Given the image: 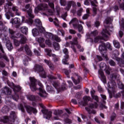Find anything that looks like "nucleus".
<instances>
[{
  "label": "nucleus",
  "mask_w": 124,
  "mask_h": 124,
  "mask_svg": "<svg viewBox=\"0 0 124 124\" xmlns=\"http://www.w3.org/2000/svg\"><path fill=\"white\" fill-rule=\"evenodd\" d=\"M45 37L48 39H51V40H55L57 42H61L62 40L59 36L56 35H53V34L50 32H46L45 34Z\"/></svg>",
  "instance_id": "obj_15"
},
{
  "label": "nucleus",
  "mask_w": 124,
  "mask_h": 124,
  "mask_svg": "<svg viewBox=\"0 0 124 124\" xmlns=\"http://www.w3.org/2000/svg\"><path fill=\"white\" fill-rule=\"evenodd\" d=\"M118 87H119V89L124 90L122 92H121V93H122L123 97H124V84H123V83L121 81L119 82V83H118Z\"/></svg>",
  "instance_id": "obj_38"
},
{
  "label": "nucleus",
  "mask_w": 124,
  "mask_h": 124,
  "mask_svg": "<svg viewBox=\"0 0 124 124\" xmlns=\"http://www.w3.org/2000/svg\"><path fill=\"white\" fill-rule=\"evenodd\" d=\"M35 25L39 28V30L41 32H44L45 31V29L43 27H42V24L41 23V21L40 19L37 18L34 21Z\"/></svg>",
  "instance_id": "obj_18"
},
{
  "label": "nucleus",
  "mask_w": 124,
  "mask_h": 124,
  "mask_svg": "<svg viewBox=\"0 0 124 124\" xmlns=\"http://www.w3.org/2000/svg\"><path fill=\"white\" fill-rule=\"evenodd\" d=\"M45 51L47 53L46 55L47 56H49V57H52V54H51V53L52 52L51 49H45Z\"/></svg>",
  "instance_id": "obj_49"
},
{
  "label": "nucleus",
  "mask_w": 124,
  "mask_h": 124,
  "mask_svg": "<svg viewBox=\"0 0 124 124\" xmlns=\"http://www.w3.org/2000/svg\"><path fill=\"white\" fill-rule=\"evenodd\" d=\"M9 32L11 38L14 39V44L15 46L18 47L20 44H25L27 41V38L20 33L16 34V32L13 30L9 29Z\"/></svg>",
  "instance_id": "obj_3"
},
{
  "label": "nucleus",
  "mask_w": 124,
  "mask_h": 124,
  "mask_svg": "<svg viewBox=\"0 0 124 124\" xmlns=\"http://www.w3.org/2000/svg\"><path fill=\"white\" fill-rule=\"evenodd\" d=\"M64 122H65L66 124H71V120L68 118L65 119Z\"/></svg>",
  "instance_id": "obj_62"
},
{
  "label": "nucleus",
  "mask_w": 124,
  "mask_h": 124,
  "mask_svg": "<svg viewBox=\"0 0 124 124\" xmlns=\"http://www.w3.org/2000/svg\"><path fill=\"white\" fill-rule=\"evenodd\" d=\"M62 17L63 20H65L66 17H67V13H65V14L62 15Z\"/></svg>",
  "instance_id": "obj_61"
},
{
  "label": "nucleus",
  "mask_w": 124,
  "mask_h": 124,
  "mask_svg": "<svg viewBox=\"0 0 124 124\" xmlns=\"http://www.w3.org/2000/svg\"><path fill=\"white\" fill-rule=\"evenodd\" d=\"M63 53H64L65 55L64 56V58L62 60V62L63 64H68V63L67 62L68 58L69 57V56L68 55V49H67V48H64L63 49Z\"/></svg>",
  "instance_id": "obj_19"
},
{
  "label": "nucleus",
  "mask_w": 124,
  "mask_h": 124,
  "mask_svg": "<svg viewBox=\"0 0 124 124\" xmlns=\"http://www.w3.org/2000/svg\"><path fill=\"white\" fill-rule=\"evenodd\" d=\"M91 100V97L90 96H85L83 97V102H81L80 105L82 106H86L88 105V101Z\"/></svg>",
  "instance_id": "obj_28"
},
{
  "label": "nucleus",
  "mask_w": 124,
  "mask_h": 124,
  "mask_svg": "<svg viewBox=\"0 0 124 124\" xmlns=\"http://www.w3.org/2000/svg\"><path fill=\"white\" fill-rule=\"evenodd\" d=\"M2 80L3 81H6L7 85H8L10 88L13 89L15 93V95H12L13 99L15 101H18V99H19V95H18L17 93H18V92H20L21 90H22V87L19 85H14L13 82H9V80L7 79V78H5L4 79V77H3Z\"/></svg>",
  "instance_id": "obj_6"
},
{
  "label": "nucleus",
  "mask_w": 124,
  "mask_h": 124,
  "mask_svg": "<svg viewBox=\"0 0 124 124\" xmlns=\"http://www.w3.org/2000/svg\"><path fill=\"white\" fill-rule=\"evenodd\" d=\"M5 11L6 12V14H5L6 18L8 19V20H9L10 19V16H9V13H8V11H9V10L8 11H5V8H4Z\"/></svg>",
  "instance_id": "obj_50"
},
{
  "label": "nucleus",
  "mask_w": 124,
  "mask_h": 124,
  "mask_svg": "<svg viewBox=\"0 0 124 124\" xmlns=\"http://www.w3.org/2000/svg\"><path fill=\"white\" fill-rule=\"evenodd\" d=\"M91 1L92 5L93 6H94L93 7V14H96V11H97V9H96L95 7L97 6L96 4H97V1L96 0H85L84 1V4L85 5H89V2Z\"/></svg>",
  "instance_id": "obj_16"
},
{
  "label": "nucleus",
  "mask_w": 124,
  "mask_h": 124,
  "mask_svg": "<svg viewBox=\"0 0 124 124\" xmlns=\"http://www.w3.org/2000/svg\"><path fill=\"white\" fill-rule=\"evenodd\" d=\"M4 24H6V22L0 21V30L3 31H7V27L4 26Z\"/></svg>",
  "instance_id": "obj_30"
},
{
  "label": "nucleus",
  "mask_w": 124,
  "mask_h": 124,
  "mask_svg": "<svg viewBox=\"0 0 124 124\" xmlns=\"http://www.w3.org/2000/svg\"><path fill=\"white\" fill-rule=\"evenodd\" d=\"M30 61H31V59H30V58L28 56H25V59L23 60V63L24 65H28Z\"/></svg>",
  "instance_id": "obj_41"
},
{
  "label": "nucleus",
  "mask_w": 124,
  "mask_h": 124,
  "mask_svg": "<svg viewBox=\"0 0 124 124\" xmlns=\"http://www.w3.org/2000/svg\"><path fill=\"white\" fill-rule=\"evenodd\" d=\"M27 98L28 99V100H30V101H35L36 102V101H38L39 100H41V98L39 97L38 96L35 97L33 95H27Z\"/></svg>",
  "instance_id": "obj_25"
},
{
  "label": "nucleus",
  "mask_w": 124,
  "mask_h": 124,
  "mask_svg": "<svg viewBox=\"0 0 124 124\" xmlns=\"http://www.w3.org/2000/svg\"><path fill=\"white\" fill-rule=\"evenodd\" d=\"M36 41H37V42L39 43V45L42 48H44L45 47V44H44V41H45V39L44 38L42 37H36Z\"/></svg>",
  "instance_id": "obj_26"
},
{
  "label": "nucleus",
  "mask_w": 124,
  "mask_h": 124,
  "mask_svg": "<svg viewBox=\"0 0 124 124\" xmlns=\"http://www.w3.org/2000/svg\"><path fill=\"white\" fill-rule=\"evenodd\" d=\"M62 110H54L53 114L54 116L53 117L54 120H60L61 118H62Z\"/></svg>",
  "instance_id": "obj_17"
},
{
  "label": "nucleus",
  "mask_w": 124,
  "mask_h": 124,
  "mask_svg": "<svg viewBox=\"0 0 124 124\" xmlns=\"http://www.w3.org/2000/svg\"><path fill=\"white\" fill-rule=\"evenodd\" d=\"M34 53L36 56H40V53L36 49H34Z\"/></svg>",
  "instance_id": "obj_59"
},
{
  "label": "nucleus",
  "mask_w": 124,
  "mask_h": 124,
  "mask_svg": "<svg viewBox=\"0 0 124 124\" xmlns=\"http://www.w3.org/2000/svg\"><path fill=\"white\" fill-rule=\"evenodd\" d=\"M18 108L19 110L21 111L22 113H25V108H24V106H23V104H20L18 105Z\"/></svg>",
  "instance_id": "obj_47"
},
{
  "label": "nucleus",
  "mask_w": 124,
  "mask_h": 124,
  "mask_svg": "<svg viewBox=\"0 0 124 124\" xmlns=\"http://www.w3.org/2000/svg\"><path fill=\"white\" fill-rule=\"evenodd\" d=\"M98 105H97V103H94V104H90L89 107H86L85 109L87 112L89 113V114H93L95 115V114H96V111L95 110H92L91 109H93V108H97V106Z\"/></svg>",
  "instance_id": "obj_14"
},
{
  "label": "nucleus",
  "mask_w": 124,
  "mask_h": 124,
  "mask_svg": "<svg viewBox=\"0 0 124 124\" xmlns=\"http://www.w3.org/2000/svg\"><path fill=\"white\" fill-rule=\"evenodd\" d=\"M2 58L3 59H4V60L5 61H6L7 62H9V59H8V58H7V56H6L5 55V54H4L3 56H2Z\"/></svg>",
  "instance_id": "obj_64"
},
{
  "label": "nucleus",
  "mask_w": 124,
  "mask_h": 124,
  "mask_svg": "<svg viewBox=\"0 0 124 124\" xmlns=\"http://www.w3.org/2000/svg\"><path fill=\"white\" fill-rule=\"evenodd\" d=\"M92 97L93 99H94V100H95V101H96V102H98V96H97V95H92Z\"/></svg>",
  "instance_id": "obj_55"
},
{
  "label": "nucleus",
  "mask_w": 124,
  "mask_h": 124,
  "mask_svg": "<svg viewBox=\"0 0 124 124\" xmlns=\"http://www.w3.org/2000/svg\"><path fill=\"white\" fill-rule=\"evenodd\" d=\"M121 59L118 57H116L115 60L118 62V64L121 67H124V53H123L121 56Z\"/></svg>",
  "instance_id": "obj_22"
},
{
  "label": "nucleus",
  "mask_w": 124,
  "mask_h": 124,
  "mask_svg": "<svg viewBox=\"0 0 124 124\" xmlns=\"http://www.w3.org/2000/svg\"><path fill=\"white\" fill-rule=\"evenodd\" d=\"M70 26L73 25L75 29H78L79 32L83 33V26L81 25H78V19L76 18H74L69 22Z\"/></svg>",
  "instance_id": "obj_10"
},
{
  "label": "nucleus",
  "mask_w": 124,
  "mask_h": 124,
  "mask_svg": "<svg viewBox=\"0 0 124 124\" xmlns=\"http://www.w3.org/2000/svg\"><path fill=\"white\" fill-rule=\"evenodd\" d=\"M109 63L111 66H115V65H116V63H115L113 60H110L109 61Z\"/></svg>",
  "instance_id": "obj_56"
},
{
  "label": "nucleus",
  "mask_w": 124,
  "mask_h": 124,
  "mask_svg": "<svg viewBox=\"0 0 124 124\" xmlns=\"http://www.w3.org/2000/svg\"><path fill=\"white\" fill-rule=\"evenodd\" d=\"M12 9L14 12H15L17 16H20L21 13L19 12L18 7L17 6H14L12 7Z\"/></svg>",
  "instance_id": "obj_36"
},
{
  "label": "nucleus",
  "mask_w": 124,
  "mask_h": 124,
  "mask_svg": "<svg viewBox=\"0 0 124 124\" xmlns=\"http://www.w3.org/2000/svg\"><path fill=\"white\" fill-rule=\"evenodd\" d=\"M24 49L26 51L27 54L28 55V56H31V55H32V52H31V49L30 48V47H29V46H28L27 45H25L24 47H21L19 49V51H23Z\"/></svg>",
  "instance_id": "obj_23"
},
{
  "label": "nucleus",
  "mask_w": 124,
  "mask_h": 124,
  "mask_svg": "<svg viewBox=\"0 0 124 124\" xmlns=\"http://www.w3.org/2000/svg\"><path fill=\"white\" fill-rule=\"evenodd\" d=\"M2 74V75H3L4 76H8V73L4 70H3Z\"/></svg>",
  "instance_id": "obj_60"
},
{
  "label": "nucleus",
  "mask_w": 124,
  "mask_h": 124,
  "mask_svg": "<svg viewBox=\"0 0 124 124\" xmlns=\"http://www.w3.org/2000/svg\"><path fill=\"white\" fill-rule=\"evenodd\" d=\"M110 78L111 80L108 83V91L109 94L110 98H112L113 95H115L116 88H117L116 82H115L114 80H119V79H120V75L118 74H113L110 75Z\"/></svg>",
  "instance_id": "obj_4"
},
{
  "label": "nucleus",
  "mask_w": 124,
  "mask_h": 124,
  "mask_svg": "<svg viewBox=\"0 0 124 124\" xmlns=\"http://www.w3.org/2000/svg\"><path fill=\"white\" fill-rule=\"evenodd\" d=\"M77 77H78L77 80L74 79V78H73V77H72V80H73V81L74 83L75 84V85H77L78 84H79V83H80V80H81V79H82V78L79 76H77Z\"/></svg>",
  "instance_id": "obj_40"
},
{
  "label": "nucleus",
  "mask_w": 124,
  "mask_h": 124,
  "mask_svg": "<svg viewBox=\"0 0 124 124\" xmlns=\"http://www.w3.org/2000/svg\"><path fill=\"white\" fill-rule=\"evenodd\" d=\"M82 12H83V8H80L79 10L78 11L77 15H78V16H81Z\"/></svg>",
  "instance_id": "obj_53"
},
{
  "label": "nucleus",
  "mask_w": 124,
  "mask_h": 124,
  "mask_svg": "<svg viewBox=\"0 0 124 124\" xmlns=\"http://www.w3.org/2000/svg\"><path fill=\"white\" fill-rule=\"evenodd\" d=\"M57 34L58 35L62 34V36H64V31L62 30L58 29L57 31Z\"/></svg>",
  "instance_id": "obj_46"
},
{
  "label": "nucleus",
  "mask_w": 124,
  "mask_h": 124,
  "mask_svg": "<svg viewBox=\"0 0 124 124\" xmlns=\"http://www.w3.org/2000/svg\"><path fill=\"white\" fill-rule=\"evenodd\" d=\"M117 1L119 4V7L120 9H121V10H124V3L123 2L121 4V2L122 1V0H117Z\"/></svg>",
  "instance_id": "obj_45"
},
{
  "label": "nucleus",
  "mask_w": 124,
  "mask_h": 124,
  "mask_svg": "<svg viewBox=\"0 0 124 124\" xmlns=\"http://www.w3.org/2000/svg\"><path fill=\"white\" fill-rule=\"evenodd\" d=\"M44 62L46 64H47V65H48L50 69H51V70H54V69H55V68L54 67V65L52 64L51 61L45 59Z\"/></svg>",
  "instance_id": "obj_35"
},
{
  "label": "nucleus",
  "mask_w": 124,
  "mask_h": 124,
  "mask_svg": "<svg viewBox=\"0 0 124 124\" xmlns=\"http://www.w3.org/2000/svg\"><path fill=\"white\" fill-rule=\"evenodd\" d=\"M16 117L17 116L15 112L12 111L9 116H4L0 117V122L3 124H13L14 122H15V120H16Z\"/></svg>",
  "instance_id": "obj_8"
},
{
  "label": "nucleus",
  "mask_w": 124,
  "mask_h": 124,
  "mask_svg": "<svg viewBox=\"0 0 124 124\" xmlns=\"http://www.w3.org/2000/svg\"><path fill=\"white\" fill-rule=\"evenodd\" d=\"M46 44L49 46L52 45V42L49 39L46 40Z\"/></svg>",
  "instance_id": "obj_54"
},
{
  "label": "nucleus",
  "mask_w": 124,
  "mask_h": 124,
  "mask_svg": "<svg viewBox=\"0 0 124 124\" xmlns=\"http://www.w3.org/2000/svg\"><path fill=\"white\" fill-rule=\"evenodd\" d=\"M113 44L114 47H115V48H120V47H121V45L120 44V42H119V41H118L117 40H113Z\"/></svg>",
  "instance_id": "obj_39"
},
{
  "label": "nucleus",
  "mask_w": 124,
  "mask_h": 124,
  "mask_svg": "<svg viewBox=\"0 0 124 124\" xmlns=\"http://www.w3.org/2000/svg\"><path fill=\"white\" fill-rule=\"evenodd\" d=\"M21 22V20L19 18L16 17L15 18H12L10 23L13 24V25H16L17 24H19Z\"/></svg>",
  "instance_id": "obj_34"
},
{
  "label": "nucleus",
  "mask_w": 124,
  "mask_h": 124,
  "mask_svg": "<svg viewBox=\"0 0 124 124\" xmlns=\"http://www.w3.org/2000/svg\"><path fill=\"white\" fill-rule=\"evenodd\" d=\"M43 32H41L40 31V30H39V28L38 27V29L36 28H35L32 30V33L33 35V36H37L40 34V33H42Z\"/></svg>",
  "instance_id": "obj_31"
},
{
  "label": "nucleus",
  "mask_w": 124,
  "mask_h": 124,
  "mask_svg": "<svg viewBox=\"0 0 124 124\" xmlns=\"http://www.w3.org/2000/svg\"><path fill=\"white\" fill-rule=\"evenodd\" d=\"M106 50V45L105 43H102V45H100L99 46V50L100 51L103 58H105L106 61H108L109 59L108 58V56H107V54H106L107 52Z\"/></svg>",
  "instance_id": "obj_13"
},
{
  "label": "nucleus",
  "mask_w": 124,
  "mask_h": 124,
  "mask_svg": "<svg viewBox=\"0 0 124 124\" xmlns=\"http://www.w3.org/2000/svg\"><path fill=\"white\" fill-rule=\"evenodd\" d=\"M53 23L56 27H59V20L57 18H55L53 21Z\"/></svg>",
  "instance_id": "obj_51"
},
{
  "label": "nucleus",
  "mask_w": 124,
  "mask_h": 124,
  "mask_svg": "<svg viewBox=\"0 0 124 124\" xmlns=\"http://www.w3.org/2000/svg\"><path fill=\"white\" fill-rule=\"evenodd\" d=\"M100 69L98 71V76L99 77H101V80L104 84H106V78L103 73V68H104V70H105L106 73L108 74V75H109V74H110V67L107 66L105 63L101 62L100 63Z\"/></svg>",
  "instance_id": "obj_7"
},
{
  "label": "nucleus",
  "mask_w": 124,
  "mask_h": 124,
  "mask_svg": "<svg viewBox=\"0 0 124 124\" xmlns=\"http://www.w3.org/2000/svg\"><path fill=\"white\" fill-rule=\"evenodd\" d=\"M77 38H75L73 42H66L65 46L66 47H70L71 48L75 53H77L76 48H75V45H77L78 49L81 48V46L77 45Z\"/></svg>",
  "instance_id": "obj_11"
},
{
  "label": "nucleus",
  "mask_w": 124,
  "mask_h": 124,
  "mask_svg": "<svg viewBox=\"0 0 124 124\" xmlns=\"http://www.w3.org/2000/svg\"><path fill=\"white\" fill-rule=\"evenodd\" d=\"M63 71H64L65 75H66L67 76H68V75H69V73H70V71H69V70L64 69Z\"/></svg>",
  "instance_id": "obj_58"
},
{
  "label": "nucleus",
  "mask_w": 124,
  "mask_h": 124,
  "mask_svg": "<svg viewBox=\"0 0 124 124\" xmlns=\"http://www.w3.org/2000/svg\"><path fill=\"white\" fill-rule=\"evenodd\" d=\"M52 84L53 87H54V88H55V89H56L57 91H60V92H62V91H64V90H66L67 86L65 84H64L63 86H62V88L59 89L60 83L59 82H57L56 81H52Z\"/></svg>",
  "instance_id": "obj_20"
},
{
  "label": "nucleus",
  "mask_w": 124,
  "mask_h": 124,
  "mask_svg": "<svg viewBox=\"0 0 124 124\" xmlns=\"http://www.w3.org/2000/svg\"><path fill=\"white\" fill-rule=\"evenodd\" d=\"M89 15H88V14H85L83 17H82V19H83V20H86V19L89 18Z\"/></svg>",
  "instance_id": "obj_63"
},
{
  "label": "nucleus",
  "mask_w": 124,
  "mask_h": 124,
  "mask_svg": "<svg viewBox=\"0 0 124 124\" xmlns=\"http://www.w3.org/2000/svg\"><path fill=\"white\" fill-rule=\"evenodd\" d=\"M24 106L27 113H28L30 115H31L32 112H33V114H36L37 113V110H36V109L28 105H26Z\"/></svg>",
  "instance_id": "obj_24"
},
{
  "label": "nucleus",
  "mask_w": 124,
  "mask_h": 124,
  "mask_svg": "<svg viewBox=\"0 0 124 124\" xmlns=\"http://www.w3.org/2000/svg\"><path fill=\"white\" fill-rule=\"evenodd\" d=\"M0 38H1L2 40V42L4 43H9L10 42V40H9V38L7 37V35H5L4 34H1L0 35Z\"/></svg>",
  "instance_id": "obj_29"
},
{
  "label": "nucleus",
  "mask_w": 124,
  "mask_h": 124,
  "mask_svg": "<svg viewBox=\"0 0 124 124\" xmlns=\"http://www.w3.org/2000/svg\"><path fill=\"white\" fill-rule=\"evenodd\" d=\"M113 21V17H108L104 22V25L105 26V29L103 30L102 31V37L97 36L94 38V40L92 39L93 37H94V36H96L97 34H98V31L96 30L94 31L91 32L89 35V37H87L88 39H90V41L92 43L94 42V43H97L99 41V40H105V41H107V39H108V35H110V31H112V30H110V29H113V27H111L109 26H106L107 25H109V26H112L111 24V22Z\"/></svg>",
  "instance_id": "obj_1"
},
{
  "label": "nucleus",
  "mask_w": 124,
  "mask_h": 124,
  "mask_svg": "<svg viewBox=\"0 0 124 124\" xmlns=\"http://www.w3.org/2000/svg\"><path fill=\"white\" fill-rule=\"evenodd\" d=\"M20 31L22 33H24V34H27V33H28V31H29V29H28V27L23 26L20 28Z\"/></svg>",
  "instance_id": "obj_37"
},
{
  "label": "nucleus",
  "mask_w": 124,
  "mask_h": 124,
  "mask_svg": "<svg viewBox=\"0 0 124 124\" xmlns=\"http://www.w3.org/2000/svg\"><path fill=\"white\" fill-rule=\"evenodd\" d=\"M22 11L26 12L29 17L26 23H28L29 25H32V23H33L32 19L34 18V16L32 14V7L31 5L30 4L25 5V8L22 9Z\"/></svg>",
  "instance_id": "obj_9"
},
{
  "label": "nucleus",
  "mask_w": 124,
  "mask_h": 124,
  "mask_svg": "<svg viewBox=\"0 0 124 124\" xmlns=\"http://www.w3.org/2000/svg\"><path fill=\"white\" fill-rule=\"evenodd\" d=\"M55 0H43L44 1L48 2V5L52 10H48V5L46 4H41L37 7L35 8V13H38V10H47L48 15H53L54 14V3L51 1H54Z\"/></svg>",
  "instance_id": "obj_5"
},
{
  "label": "nucleus",
  "mask_w": 124,
  "mask_h": 124,
  "mask_svg": "<svg viewBox=\"0 0 124 124\" xmlns=\"http://www.w3.org/2000/svg\"><path fill=\"white\" fill-rule=\"evenodd\" d=\"M41 112L44 114V118L46 120H49L52 117V111H49L47 109H42Z\"/></svg>",
  "instance_id": "obj_21"
},
{
  "label": "nucleus",
  "mask_w": 124,
  "mask_h": 124,
  "mask_svg": "<svg viewBox=\"0 0 124 124\" xmlns=\"http://www.w3.org/2000/svg\"><path fill=\"white\" fill-rule=\"evenodd\" d=\"M2 93L6 95H11V93H12V92L11 91L10 88L7 87H5L2 89Z\"/></svg>",
  "instance_id": "obj_27"
},
{
  "label": "nucleus",
  "mask_w": 124,
  "mask_h": 124,
  "mask_svg": "<svg viewBox=\"0 0 124 124\" xmlns=\"http://www.w3.org/2000/svg\"><path fill=\"white\" fill-rule=\"evenodd\" d=\"M6 45V47H7L8 50H9V51H11V50H12V49H13V46H12V44L11 43V42H9V43H7Z\"/></svg>",
  "instance_id": "obj_44"
},
{
  "label": "nucleus",
  "mask_w": 124,
  "mask_h": 124,
  "mask_svg": "<svg viewBox=\"0 0 124 124\" xmlns=\"http://www.w3.org/2000/svg\"><path fill=\"white\" fill-rule=\"evenodd\" d=\"M34 70L35 72H38L40 76L42 78H46V73L45 72V71L43 70L42 66L38 64H36L34 66Z\"/></svg>",
  "instance_id": "obj_12"
},
{
  "label": "nucleus",
  "mask_w": 124,
  "mask_h": 124,
  "mask_svg": "<svg viewBox=\"0 0 124 124\" xmlns=\"http://www.w3.org/2000/svg\"><path fill=\"white\" fill-rule=\"evenodd\" d=\"M23 72L24 74H28L29 73V69L27 68H23Z\"/></svg>",
  "instance_id": "obj_52"
},
{
  "label": "nucleus",
  "mask_w": 124,
  "mask_h": 124,
  "mask_svg": "<svg viewBox=\"0 0 124 124\" xmlns=\"http://www.w3.org/2000/svg\"><path fill=\"white\" fill-rule=\"evenodd\" d=\"M51 57H53V60L54 61V62H58V61L60 60V58H59L58 56L54 54H52Z\"/></svg>",
  "instance_id": "obj_48"
},
{
  "label": "nucleus",
  "mask_w": 124,
  "mask_h": 124,
  "mask_svg": "<svg viewBox=\"0 0 124 124\" xmlns=\"http://www.w3.org/2000/svg\"><path fill=\"white\" fill-rule=\"evenodd\" d=\"M53 46L55 49V50H56L58 51V50H60L61 49V47L60 46V44L59 43L56 42H54L53 43Z\"/></svg>",
  "instance_id": "obj_42"
},
{
  "label": "nucleus",
  "mask_w": 124,
  "mask_h": 124,
  "mask_svg": "<svg viewBox=\"0 0 124 124\" xmlns=\"http://www.w3.org/2000/svg\"><path fill=\"white\" fill-rule=\"evenodd\" d=\"M9 111V108L8 107L5 106L3 107L1 109V112L3 113L4 114H5V113H7Z\"/></svg>",
  "instance_id": "obj_43"
},
{
  "label": "nucleus",
  "mask_w": 124,
  "mask_h": 124,
  "mask_svg": "<svg viewBox=\"0 0 124 124\" xmlns=\"http://www.w3.org/2000/svg\"><path fill=\"white\" fill-rule=\"evenodd\" d=\"M30 80L31 81L30 88L31 91L34 92V91H36L37 89H38V86L40 87L39 88V94L41 96V97H43L44 98H46L47 97V94L45 91L43 89V85L42 83L40 82L39 81H37L34 78L30 77Z\"/></svg>",
  "instance_id": "obj_2"
},
{
  "label": "nucleus",
  "mask_w": 124,
  "mask_h": 124,
  "mask_svg": "<svg viewBox=\"0 0 124 124\" xmlns=\"http://www.w3.org/2000/svg\"><path fill=\"white\" fill-rule=\"evenodd\" d=\"M71 5L72 6H73V7H74V6L76 5V4H75V2L73 1H69L67 4V6L65 8V10H66L67 11H69V9H70V7H71Z\"/></svg>",
  "instance_id": "obj_32"
},
{
  "label": "nucleus",
  "mask_w": 124,
  "mask_h": 124,
  "mask_svg": "<svg viewBox=\"0 0 124 124\" xmlns=\"http://www.w3.org/2000/svg\"><path fill=\"white\" fill-rule=\"evenodd\" d=\"M14 0H6L7 3L5 4L4 6V8L5 9V11H8L9 10V7L12 5V3H11V1H13Z\"/></svg>",
  "instance_id": "obj_33"
},
{
  "label": "nucleus",
  "mask_w": 124,
  "mask_h": 124,
  "mask_svg": "<svg viewBox=\"0 0 124 124\" xmlns=\"http://www.w3.org/2000/svg\"><path fill=\"white\" fill-rule=\"evenodd\" d=\"M60 3L61 5L64 6V5L66 4V2L65 1V0H60Z\"/></svg>",
  "instance_id": "obj_57"
}]
</instances>
